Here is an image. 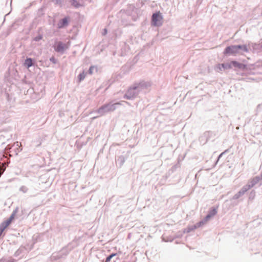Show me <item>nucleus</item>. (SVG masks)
<instances>
[{
	"mask_svg": "<svg viewBox=\"0 0 262 262\" xmlns=\"http://www.w3.org/2000/svg\"><path fill=\"white\" fill-rule=\"evenodd\" d=\"M121 21L125 25H130L131 21H136L141 15L140 10L133 5H129L125 10H121Z\"/></svg>",
	"mask_w": 262,
	"mask_h": 262,
	"instance_id": "1",
	"label": "nucleus"
},
{
	"mask_svg": "<svg viewBox=\"0 0 262 262\" xmlns=\"http://www.w3.org/2000/svg\"><path fill=\"white\" fill-rule=\"evenodd\" d=\"M124 104L128 105L129 103L125 101H121L117 102H114L113 101H111L102 105L96 110L94 113L99 114V116H102L107 113L114 112L116 110L118 105H124Z\"/></svg>",
	"mask_w": 262,
	"mask_h": 262,
	"instance_id": "2",
	"label": "nucleus"
},
{
	"mask_svg": "<svg viewBox=\"0 0 262 262\" xmlns=\"http://www.w3.org/2000/svg\"><path fill=\"white\" fill-rule=\"evenodd\" d=\"M147 86V82L145 81L136 83L128 89L123 98L128 100L133 99L137 97L140 92L146 89Z\"/></svg>",
	"mask_w": 262,
	"mask_h": 262,
	"instance_id": "3",
	"label": "nucleus"
},
{
	"mask_svg": "<svg viewBox=\"0 0 262 262\" xmlns=\"http://www.w3.org/2000/svg\"><path fill=\"white\" fill-rule=\"evenodd\" d=\"M163 23V17L161 13L159 11L154 13L151 19V24L155 27H160Z\"/></svg>",
	"mask_w": 262,
	"mask_h": 262,
	"instance_id": "4",
	"label": "nucleus"
},
{
	"mask_svg": "<svg viewBox=\"0 0 262 262\" xmlns=\"http://www.w3.org/2000/svg\"><path fill=\"white\" fill-rule=\"evenodd\" d=\"M20 143L17 142L14 143L11 146H10V145H8L7 146L6 149L7 150H9V152L11 156L13 154L17 155L18 153L22 150V148H20Z\"/></svg>",
	"mask_w": 262,
	"mask_h": 262,
	"instance_id": "5",
	"label": "nucleus"
},
{
	"mask_svg": "<svg viewBox=\"0 0 262 262\" xmlns=\"http://www.w3.org/2000/svg\"><path fill=\"white\" fill-rule=\"evenodd\" d=\"M53 48L56 52L61 54H63L67 49L66 45L61 41H56L54 45Z\"/></svg>",
	"mask_w": 262,
	"mask_h": 262,
	"instance_id": "6",
	"label": "nucleus"
},
{
	"mask_svg": "<svg viewBox=\"0 0 262 262\" xmlns=\"http://www.w3.org/2000/svg\"><path fill=\"white\" fill-rule=\"evenodd\" d=\"M9 117V112L0 106V124L8 122Z\"/></svg>",
	"mask_w": 262,
	"mask_h": 262,
	"instance_id": "7",
	"label": "nucleus"
},
{
	"mask_svg": "<svg viewBox=\"0 0 262 262\" xmlns=\"http://www.w3.org/2000/svg\"><path fill=\"white\" fill-rule=\"evenodd\" d=\"M262 173L259 176H256L253 179L249 181L248 183L245 185L246 188L248 190L253 187L256 184H257L260 181H261Z\"/></svg>",
	"mask_w": 262,
	"mask_h": 262,
	"instance_id": "8",
	"label": "nucleus"
},
{
	"mask_svg": "<svg viewBox=\"0 0 262 262\" xmlns=\"http://www.w3.org/2000/svg\"><path fill=\"white\" fill-rule=\"evenodd\" d=\"M224 55L235 56L238 54L236 45H231L227 47L223 52Z\"/></svg>",
	"mask_w": 262,
	"mask_h": 262,
	"instance_id": "9",
	"label": "nucleus"
},
{
	"mask_svg": "<svg viewBox=\"0 0 262 262\" xmlns=\"http://www.w3.org/2000/svg\"><path fill=\"white\" fill-rule=\"evenodd\" d=\"M232 68H234L235 70H244L246 69V65L236 61H231Z\"/></svg>",
	"mask_w": 262,
	"mask_h": 262,
	"instance_id": "10",
	"label": "nucleus"
},
{
	"mask_svg": "<svg viewBox=\"0 0 262 262\" xmlns=\"http://www.w3.org/2000/svg\"><path fill=\"white\" fill-rule=\"evenodd\" d=\"M238 54H243L244 53L249 52V49L246 45H236Z\"/></svg>",
	"mask_w": 262,
	"mask_h": 262,
	"instance_id": "11",
	"label": "nucleus"
},
{
	"mask_svg": "<svg viewBox=\"0 0 262 262\" xmlns=\"http://www.w3.org/2000/svg\"><path fill=\"white\" fill-rule=\"evenodd\" d=\"M248 189L244 186L241 189L233 196L232 199L237 200L240 197L243 196L247 191Z\"/></svg>",
	"mask_w": 262,
	"mask_h": 262,
	"instance_id": "12",
	"label": "nucleus"
},
{
	"mask_svg": "<svg viewBox=\"0 0 262 262\" xmlns=\"http://www.w3.org/2000/svg\"><path fill=\"white\" fill-rule=\"evenodd\" d=\"M69 18L66 17L61 19L58 23V28L59 29L67 27L69 24Z\"/></svg>",
	"mask_w": 262,
	"mask_h": 262,
	"instance_id": "13",
	"label": "nucleus"
},
{
	"mask_svg": "<svg viewBox=\"0 0 262 262\" xmlns=\"http://www.w3.org/2000/svg\"><path fill=\"white\" fill-rule=\"evenodd\" d=\"M219 67H222L224 70L232 69L231 62L228 63H219Z\"/></svg>",
	"mask_w": 262,
	"mask_h": 262,
	"instance_id": "14",
	"label": "nucleus"
},
{
	"mask_svg": "<svg viewBox=\"0 0 262 262\" xmlns=\"http://www.w3.org/2000/svg\"><path fill=\"white\" fill-rule=\"evenodd\" d=\"M25 64L27 68H30L33 65V60L31 58H27L25 61Z\"/></svg>",
	"mask_w": 262,
	"mask_h": 262,
	"instance_id": "15",
	"label": "nucleus"
},
{
	"mask_svg": "<svg viewBox=\"0 0 262 262\" xmlns=\"http://www.w3.org/2000/svg\"><path fill=\"white\" fill-rule=\"evenodd\" d=\"M125 161V158L123 156H118L117 161L118 163L119 164L120 166H121Z\"/></svg>",
	"mask_w": 262,
	"mask_h": 262,
	"instance_id": "16",
	"label": "nucleus"
},
{
	"mask_svg": "<svg viewBox=\"0 0 262 262\" xmlns=\"http://www.w3.org/2000/svg\"><path fill=\"white\" fill-rule=\"evenodd\" d=\"M217 213V210L215 208H211L209 209L208 214L210 215L211 217L213 216Z\"/></svg>",
	"mask_w": 262,
	"mask_h": 262,
	"instance_id": "17",
	"label": "nucleus"
},
{
	"mask_svg": "<svg viewBox=\"0 0 262 262\" xmlns=\"http://www.w3.org/2000/svg\"><path fill=\"white\" fill-rule=\"evenodd\" d=\"M86 76V73L83 71L82 73H80L78 76V79L79 82H81L82 80H84Z\"/></svg>",
	"mask_w": 262,
	"mask_h": 262,
	"instance_id": "18",
	"label": "nucleus"
},
{
	"mask_svg": "<svg viewBox=\"0 0 262 262\" xmlns=\"http://www.w3.org/2000/svg\"><path fill=\"white\" fill-rule=\"evenodd\" d=\"M71 4L74 7L78 8L81 5L76 0H70Z\"/></svg>",
	"mask_w": 262,
	"mask_h": 262,
	"instance_id": "19",
	"label": "nucleus"
},
{
	"mask_svg": "<svg viewBox=\"0 0 262 262\" xmlns=\"http://www.w3.org/2000/svg\"><path fill=\"white\" fill-rule=\"evenodd\" d=\"M18 211V208L17 207L13 211L12 213L10 215V217L9 218V220H10L11 222L14 219V216L15 214L17 213V212Z\"/></svg>",
	"mask_w": 262,
	"mask_h": 262,
	"instance_id": "20",
	"label": "nucleus"
},
{
	"mask_svg": "<svg viewBox=\"0 0 262 262\" xmlns=\"http://www.w3.org/2000/svg\"><path fill=\"white\" fill-rule=\"evenodd\" d=\"M205 224V221H203V220H202V221L199 222L198 223H197L196 224L194 225V228H198L201 227L202 226H203Z\"/></svg>",
	"mask_w": 262,
	"mask_h": 262,
	"instance_id": "21",
	"label": "nucleus"
},
{
	"mask_svg": "<svg viewBox=\"0 0 262 262\" xmlns=\"http://www.w3.org/2000/svg\"><path fill=\"white\" fill-rule=\"evenodd\" d=\"M11 223V221L10 220H9V219H8L6 221H4L3 223H2L1 224L2 225H3L4 228H6L10 225V224Z\"/></svg>",
	"mask_w": 262,
	"mask_h": 262,
	"instance_id": "22",
	"label": "nucleus"
},
{
	"mask_svg": "<svg viewBox=\"0 0 262 262\" xmlns=\"http://www.w3.org/2000/svg\"><path fill=\"white\" fill-rule=\"evenodd\" d=\"M117 255V254L116 253H112L111 254H110V255H108L106 258V260H105V262H109L110 261V260H111V259L114 257V256H116Z\"/></svg>",
	"mask_w": 262,
	"mask_h": 262,
	"instance_id": "23",
	"label": "nucleus"
},
{
	"mask_svg": "<svg viewBox=\"0 0 262 262\" xmlns=\"http://www.w3.org/2000/svg\"><path fill=\"white\" fill-rule=\"evenodd\" d=\"M24 249L23 248L18 249L14 253V255L15 257L19 256L23 251Z\"/></svg>",
	"mask_w": 262,
	"mask_h": 262,
	"instance_id": "24",
	"label": "nucleus"
},
{
	"mask_svg": "<svg viewBox=\"0 0 262 262\" xmlns=\"http://www.w3.org/2000/svg\"><path fill=\"white\" fill-rule=\"evenodd\" d=\"M255 195V192L254 190H252L251 191L249 194V199L250 200H253Z\"/></svg>",
	"mask_w": 262,
	"mask_h": 262,
	"instance_id": "25",
	"label": "nucleus"
},
{
	"mask_svg": "<svg viewBox=\"0 0 262 262\" xmlns=\"http://www.w3.org/2000/svg\"><path fill=\"white\" fill-rule=\"evenodd\" d=\"M15 259L13 258H10L8 259H1L0 260L1 262H14L15 261Z\"/></svg>",
	"mask_w": 262,
	"mask_h": 262,
	"instance_id": "26",
	"label": "nucleus"
},
{
	"mask_svg": "<svg viewBox=\"0 0 262 262\" xmlns=\"http://www.w3.org/2000/svg\"><path fill=\"white\" fill-rule=\"evenodd\" d=\"M42 39V35L39 34L38 35H37L35 37H34V40H35L36 41H38L41 40Z\"/></svg>",
	"mask_w": 262,
	"mask_h": 262,
	"instance_id": "27",
	"label": "nucleus"
},
{
	"mask_svg": "<svg viewBox=\"0 0 262 262\" xmlns=\"http://www.w3.org/2000/svg\"><path fill=\"white\" fill-rule=\"evenodd\" d=\"M19 190L24 193H26L28 191V188L27 187L23 186L20 188Z\"/></svg>",
	"mask_w": 262,
	"mask_h": 262,
	"instance_id": "28",
	"label": "nucleus"
},
{
	"mask_svg": "<svg viewBox=\"0 0 262 262\" xmlns=\"http://www.w3.org/2000/svg\"><path fill=\"white\" fill-rule=\"evenodd\" d=\"M144 4L143 0H139L138 3L137 4V7H142Z\"/></svg>",
	"mask_w": 262,
	"mask_h": 262,
	"instance_id": "29",
	"label": "nucleus"
},
{
	"mask_svg": "<svg viewBox=\"0 0 262 262\" xmlns=\"http://www.w3.org/2000/svg\"><path fill=\"white\" fill-rule=\"evenodd\" d=\"M194 225H192L191 226H190V227H188L187 228V233H189L193 230H194V229H195L196 228H194Z\"/></svg>",
	"mask_w": 262,
	"mask_h": 262,
	"instance_id": "30",
	"label": "nucleus"
},
{
	"mask_svg": "<svg viewBox=\"0 0 262 262\" xmlns=\"http://www.w3.org/2000/svg\"><path fill=\"white\" fill-rule=\"evenodd\" d=\"M6 228H4L3 225H2L1 224H0V236L2 235L3 231L5 230Z\"/></svg>",
	"mask_w": 262,
	"mask_h": 262,
	"instance_id": "31",
	"label": "nucleus"
},
{
	"mask_svg": "<svg viewBox=\"0 0 262 262\" xmlns=\"http://www.w3.org/2000/svg\"><path fill=\"white\" fill-rule=\"evenodd\" d=\"M50 61L53 63H56L57 61V59L54 57H51L50 58Z\"/></svg>",
	"mask_w": 262,
	"mask_h": 262,
	"instance_id": "32",
	"label": "nucleus"
},
{
	"mask_svg": "<svg viewBox=\"0 0 262 262\" xmlns=\"http://www.w3.org/2000/svg\"><path fill=\"white\" fill-rule=\"evenodd\" d=\"M211 217L207 214V215L202 220L205 221V223H206Z\"/></svg>",
	"mask_w": 262,
	"mask_h": 262,
	"instance_id": "33",
	"label": "nucleus"
},
{
	"mask_svg": "<svg viewBox=\"0 0 262 262\" xmlns=\"http://www.w3.org/2000/svg\"><path fill=\"white\" fill-rule=\"evenodd\" d=\"M94 67L93 66H91L90 67V68H89V73L90 74H92L93 73V70L94 69Z\"/></svg>",
	"mask_w": 262,
	"mask_h": 262,
	"instance_id": "34",
	"label": "nucleus"
},
{
	"mask_svg": "<svg viewBox=\"0 0 262 262\" xmlns=\"http://www.w3.org/2000/svg\"><path fill=\"white\" fill-rule=\"evenodd\" d=\"M216 69H217V72H220V71H222V69H223V68H222V67H219V64L216 66Z\"/></svg>",
	"mask_w": 262,
	"mask_h": 262,
	"instance_id": "35",
	"label": "nucleus"
},
{
	"mask_svg": "<svg viewBox=\"0 0 262 262\" xmlns=\"http://www.w3.org/2000/svg\"><path fill=\"white\" fill-rule=\"evenodd\" d=\"M227 150H225V151L223 152L222 153H221L218 157V158H217V160L216 162V163L219 161V159H220V158H221V157L223 156V155L226 151Z\"/></svg>",
	"mask_w": 262,
	"mask_h": 262,
	"instance_id": "36",
	"label": "nucleus"
},
{
	"mask_svg": "<svg viewBox=\"0 0 262 262\" xmlns=\"http://www.w3.org/2000/svg\"><path fill=\"white\" fill-rule=\"evenodd\" d=\"M107 29H103V32H102V35H105L107 33Z\"/></svg>",
	"mask_w": 262,
	"mask_h": 262,
	"instance_id": "37",
	"label": "nucleus"
},
{
	"mask_svg": "<svg viewBox=\"0 0 262 262\" xmlns=\"http://www.w3.org/2000/svg\"><path fill=\"white\" fill-rule=\"evenodd\" d=\"M257 46H258V48L259 49H260V50H262V43H261V44H258V45H257Z\"/></svg>",
	"mask_w": 262,
	"mask_h": 262,
	"instance_id": "38",
	"label": "nucleus"
},
{
	"mask_svg": "<svg viewBox=\"0 0 262 262\" xmlns=\"http://www.w3.org/2000/svg\"><path fill=\"white\" fill-rule=\"evenodd\" d=\"M177 165H174L172 167V169L173 170H175L177 168Z\"/></svg>",
	"mask_w": 262,
	"mask_h": 262,
	"instance_id": "39",
	"label": "nucleus"
},
{
	"mask_svg": "<svg viewBox=\"0 0 262 262\" xmlns=\"http://www.w3.org/2000/svg\"><path fill=\"white\" fill-rule=\"evenodd\" d=\"M56 4H60L61 3V0H54Z\"/></svg>",
	"mask_w": 262,
	"mask_h": 262,
	"instance_id": "40",
	"label": "nucleus"
},
{
	"mask_svg": "<svg viewBox=\"0 0 262 262\" xmlns=\"http://www.w3.org/2000/svg\"><path fill=\"white\" fill-rule=\"evenodd\" d=\"M209 134H210V132H205V133H204V135H205V136H208Z\"/></svg>",
	"mask_w": 262,
	"mask_h": 262,
	"instance_id": "41",
	"label": "nucleus"
},
{
	"mask_svg": "<svg viewBox=\"0 0 262 262\" xmlns=\"http://www.w3.org/2000/svg\"><path fill=\"white\" fill-rule=\"evenodd\" d=\"M147 254H148V252H147V251H146L145 252V254L147 256Z\"/></svg>",
	"mask_w": 262,
	"mask_h": 262,
	"instance_id": "42",
	"label": "nucleus"
},
{
	"mask_svg": "<svg viewBox=\"0 0 262 262\" xmlns=\"http://www.w3.org/2000/svg\"><path fill=\"white\" fill-rule=\"evenodd\" d=\"M261 173H262V172H261ZM261 183H260V185H262V178H261Z\"/></svg>",
	"mask_w": 262,
	"mask_h": 262,
	"instance_id": "43",
	"label": "nucleus"
}]
</instances>
